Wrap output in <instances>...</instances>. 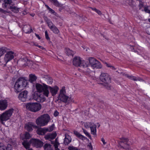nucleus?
<instances>
[{
    "label": "nucleus",
    "instance_id": "412c9836",
    "mask_svg": "<svg viewBox=\"0 0 150 150\" xmlns=\"http://www.w3.org/2000/svg\"><path fill=\"white\" fill-rule=\"evenodd\" d=\"M65 136L64 143L65 145H67L71 142V137L67 134H65Z\"/></svg>",
    "mask_w": 150,
    "mask_h": 150
},
{
    "label": "nucleus",
    "instance_id": "f257e3e1",
    "mask_svg": "<svg viewBox=\"0 0 150 150\" xmlns=\"http://www.w3.org/2000/svg\"><path fill=\"white\" fill-rule=\"evenodd\" d=\"M27 84L28 81L25 77H19L15 83L14 86L15 91L16 93L21 91L26 86Z\"/></svg>",
    "mask_w": 150,
    "mask_h": 150
},
{
    "label": "nucleus",
    "instance_id": "79ce46f5",
    "mask_svg": "<svg viewBox=\"0 0 150 150\" xmlns=\"http://www.w3.org/2000/svg\"><path fill=\"white\" fill-rule=\"evenodd\" d=\"M65 87H63L60 90V92H59V95H64L65 94L64 93L65 92V91L64 89Z\"/></svg>",
    "mask_w": 150,
    "mask_h": 150
},
{
    "label": "nucleus",
    "instance_id": "774afa93",
    "mask_svg": "<svg viewBox=\"0 0 150 150\" xmlns=\"http://www.w3.org/2000/svg\"><path fill=\"white\" fill-rule=\"evenodd\" d=\"M55 150H60L58 148H57L55 149Z\"/></svg>",
    "mask_w": 150,
    "mask_h": 150
},
{
    "label": "nucleus",
    "instance_id": "58836bf2",
    "mask_svg": "<svg viewBox=\"0 0 150 150\" xmlns=\"http://www.w3.org/2000/svg\"><path fill=\"white\" fill-rule=\"evenodd\" d=\"M137 1H138L139 2V9H141L144 6V3L142 2L141 0H137Z\"/></svg>",
    "mask_w": 150,
    "mask_h": 150
},
{
    "label": "nucleus",
    "instance_id": "f3484780",
    "mask_svg": "<svg viewBox=\"0 0 150 150\" xmlns=\"http://www.w3.org/2000/svg\"><path fill=\"white\" fill-rule=\"evenodd\" d=\"M12 4L11 0H4L2 5V7L4 9H9L10 6Z\"/></svg>",
    "mask_w": 150,
    "mask_h": 150
},
{
    "label": "nucleus",
    "instance_id": "3c124183",
    "mask_svg": "<svg viewBox=\"0 0 150 150\" xmlns=\"http://www.w3.org/2000/svg\"><path fill=\"white\" fill-rule=\"evenodd\" d=\"M49 10L50 12H51V13L52 14H54V13H55V11L51 8H50Z\"/></svg>",
    "mask_w": 150,
    "mask_h": 150
},
{
    "label": "nucleus",
    "instance_id": "37998d69",
    "mask_svg": "<svg viewBox=\"0 0 150 150\" xmlns=\"http://www.w3.org/2000/svg\"><path fill=\"white\" fill-rule=\"evenodd\" d=\"M144 11L146 13H150V6L145 7Z\"/></svg>",
    "mask_w": 150,
    "mask_h": 150
},
{
    "label": "nucleus",
    "instance_id": "a18cd8bd",
    "mask_svg": "<svg viewBox=\"0 0 150 150\" xmlns=\"http://www.w3.org/2000/svg\"><path fill=\"white\" fill-rule=\"evenodd\" d=\"M45 35L46 38L47 40H50V38L48 34V33L47 31H46L45 32Z\"/></svg>",
    "mask_w": 150,
    "mask_h": 150
},
{
    "label": "nucleus",
    "instance_id": "09e8293b",
    "mask_svg": "<svg viewBox=\"0 0 150 150\" xmlns=\"http://www.w3.org/2000/svg\"><path fill=\"white\" fill-rule=\"evenodd\" d=\"M54 148H58V146L59 145V143H54Z\"/></svg>",
    "mask_w": 150,
    "mask_h": 150
},
{
    "label": "nucleus",
    "instance_id": "6e6552de",
    "mask_svg": "<svg viewBox=\"0 0 150 150\" xmlns=\"http://www.w3.org/2000/svg\"><path fill=\"white\" fill-rule=\"evenodd\" d=\"M54 124H53L51 126L47 128H39L36 131L37 133L40 135H44L47 132H50L54 129Z\"/></svg>",
    "mask_w": 150,
    "mask_h": 150
},
{
    "label": "nucleus",
    "instance_id": "052dcab7",
    "mask_svg": "<svg viewBox=\"0 0 150 150\" xmlns=\"http://www.w3.org/2000/svg\"><path fill=\"white\" fill-rule=\"evenodd\" d=\"M91 8L92 9V10L94 11L95 12L96 11L97 9L96 8H93L92 7H91Z\"/></svg>",
    "mask_w": 150,
    "mask_h": 150
},
{
    "label": "nucleus",
    "instance_id": "49530a36",
    "mask_svg": "<svg viewBox=\"0 0 150 150\" xmlns=\"http://www.w3.org/2000/svg\"><path fill=\"white\" fill-rule=\"evenodd\" d=\"M44 19L47 23L50 20V19H49L47 16H45L44 17Z\"/></svg>",
    "mask_w": 150,
    "mask_h": 150
},
{
    "label": "nucleus",
    "instance_id": "6e6d98bb",
    "mask_svg": "<svg viewBox=\"0 0 150 150\" xmlns=\"http://www.w3.org/2000/svg\"><path fill=\"white\" fill-rule=\"evenodd\" d=\"M101 140L104 145H105L106 144V142H105V139L103 138H101Z\"/></svg>",
    "mask_w": 150,
    "mask_h": 150
},
{
    "label": "nucleus",
    "instance_id": "2eb2a0df",
    "mask_svg": "<svg viewBox=\"0 0 150 150\" xmlns=\"http://www.w3.org/2000/svg\"><path fill=\"white\" fill-rule=\"evenodd\" d=\"M28 92L25 91L22 92L19 95L18 98L22 102L26 101L28 97Z\"/></svg>",
    "mask_w": 150,
    "mask_h": 150
},
{
    "label": "nucleus",
    "instance_id": "dca6fc26",
    "mask_svg": "<svg viewBox=\"0 0 150 150\" xmlns=\"http://www.w3.org/2000/svg\"><path fill=\"white\" fill-rule=\"evenodd\" d=\"M48 89H49L50 93L53 96H55L57 93V92L59 90V87L57 86H55L52 87L48 86Z\"/></svg>",
    "mask_w": 150,
    "mask_h": 150
},
{
    "label": "nucleus",
    "instance_id": "9d476101",
    "mask_svg": "<svg viewBox=\"0 0 150 150\" xmlns=\"http://www.w3.org/2000/svg\"><path fill=\"white\" fill-rule=\"evenodd\" d=\"M24 127L27 131L30 132L33 130V128L37 129L38 127L37 125H34L33 122H29L25 124Z\"/></svg>",
    "mask_w": 150,
    "mask_h": 150
},
{
    "label": "nucleus",
    "instance_id": "423d86ee",
    "mask_svg": "<svg viewBox=\"0 0 150 150\" xmlns=\"http://www.w3.org/2000/svg\"><path fill=\"white\" fill-rule=\"evenodd\" d=\"M73 64L76 67H87L86 61L82 60L81 58L79 57H76L73 59Z\"/></svg>",
    "mask_w": 150,
    "mask_h": 150
},
{
    "label": "nucleus",
    "instance_id": "4d7b16f0",
    "mask_svg": "<svg viewBox=\"0 0 150 150\" xmlns=\"http://www.w3.org/2000/svg\"><path fill=\"white\" fill-rule=\"evenodd\" d=\"M35 35L39 39V40H40L41 39V38L40 37V36H39V35H38V34H37L36 33H35Z\"/></svg>",
    "mask_w": 150,
    "mask_h": 150
},
{
    "label": "nucleus",
    "instance_id": "a19ab883",
    "mask_svg": "<svg viewBox=\"0 0 150 150\" xmlns=\"http://www.w3.org/2000/svg\"><path fill=\"white\" fill-rule=\"evenodd\" d=\"M47 23L50 29L54 25L50 20Z\"/></svg>",
    "mask_w": 150,
    "mask_h": 150
},
{
    "label": "nucleus",
    "instance_id": "69168bd1",
    "mask_svg": "<svg viewBox=\"0 0 150 150\" xmlns=\"http://www.w3.org/2000/svg\"><path fill=\"white\" fill-rule=\"evenodd\" d=\"M34 45L37 47H38V46H39V45L37 44L36 43L34 44Z\"/></svg>",
    "mask_w": 150,
    "mask_h": 150
},
{
    "label": "nucleus",
    "instance_id": "ea45409f",
    "mask_svg": "<svg viewBox=\"0 0 150 150\" xmlns=\"http://www.w3.org/2000/svg\"><path fill=\"white\" fill-rule=\"evenodd\" d=\"M68 149L69 150H80V149H78L77 147H74L72 146H69Z\"/></svg>",
    "mask_w": 150,
    "mask_h": 150
},
{
    "label": "nucleus",
    "instance_id": "ddd939ff",
    "mask_svg": "<svg viewBox=\"0 0 150 150\" xmlns=\"http://www.w3.org/2000/svg\"><path fill=\"white\" fill-rule=\"evenodd\" d=\"M120 139L121 140L120 142V143H123L125 144L124 146L121 145V147L123 149H130V146L129 144L128 143V139L126 138L122 137L120 138Z\"/></svg>",
    "mask_w": 150,
    "mask_h": 150
},
{
    "label": "nucleus",
    "instance_id": "393cba45",
    "mask_svg": "<svg viewBox=\"0 0 150 150\" xmlns=\"http://www.w3.org/2000/svg\"><path fill=\"white\" fill-rule=\"evenodd\" d=\"M11 11L14 13H17L19 11L18 8L15 6L14 4H12L10 6L9 9Z\"/></svg>",
    "mask_w": 150,
    "mask_h": 150
},
{
    "label": "nucleus",
    "instance_id": "5fc2aeb1",
    "mask_svg": "<svg viewBox=\"0 0 150 150\" xmlns=\"http://www.w3.org/2000/svg\"><path fill=\"white\" fill-rule=\"evenodd\" d=\"M52 144H53L54 143H59L58 142L57 138L55 141H51V142Z\"/></svg>",
    "mask_w": 150,
    "mask_h": 150
},
{
    "label": "nucleus",
    "instance_id": "a211bd4d",
    "mask_svg": "<svg viewBox=\"0 0 150 150\" xmlns=\"http://www.w3.org/2000/svg\"><path fill=\"white\" fill-rule=\"evenodd\" d=\"M7 106L8 102L7 100H0V110H5Z\"/></svg>",
    "mask_w": 150,
    "mask_h": 150
},
{
    "label": "nucleus",
    "instance_id": "603ef678",
    "mask_svg": "<svg viewBox=\"0 0 150 150\" xmlns=\"http://www.w3.org/2000/svg\"><path fill=\"white\" fill-rule=\"evenodd\" d=\"M88 146L89 147V148L91 149V150H93L92 146V145L91 144V143H89V144L88 145Z\"/></svg>",
    "mask_w": 150,
    "mask_h": 150
},
{
    "label": "nucleus",
    "instance_id": "cd10ccee",
    "mask_svg": "<svg viewBox=\"0 0 150 150\" xmlns=\"http://www.w3.org/2000/svg\"><path fill=\"white\" fill-rule=\"evenodd\" d=\"M96 126L94 124L92 127H90L91 132L92 134L96 135Z\"/></svg>",
    "mask_w": 150,
    "mask_h": 150
},
{
    "label": "nucleus",
    "instance_id": "bf43d9fd",
    "mask_svg": "<svg viewBox=\"0 0 150 150\" xmlns=\"http://www.w3.org/2000/svg\"><path fill=\"white\" fill-rule=\"evenodd\" d=\"M38 47L40 49H41L42 50H44V49H45V48L44 47H43L39 45Z\"/></svg>",
    "mask_w": 150,
    "mask_h": 150
},
{
    "label": "nucleus",
    "instance_id": "c756f323",
    "mask_svg": "<svg viewBox=\"0 0 150 150\" xmlns=\"http://www.w3.org/2000/svg\"><path fill=\"white\" fill-rule=\"evenodd\" d=\"M50 1L52 2L54 5L57 7H62V5L57 0H49Z\"/></svg>",
    "mask_w": 150,
    "mask_h": 150
},
{
    "label": "nucleus",
    "instance_id": "b1692460",
    "mask_svg": "<svg viewBox=\"0 0 150 150\" xmlns=\"http://www.w3.org/2000/svg\"><path fill=\"white\" fill-rule=\"evenodd\" d=\"M126 76H127L129 79L133 80L134 81H143V80L141 79V78L139 77H138L137 78L136 77H135L134 76H130L128 74H126Z\"/></svg>",
    "mask_w": 150,
    "mask_h": 150
},
{
    "label": "nucleus",
    "instance_id": "4be33fe9",
    "mask_svg": "<svg viewBox=\"0 0 150 150\" xmlns=\"http://www.w3.org/2000/svg\"><path fill=\"white\" fill-rule=\"evenodd\" d=\"M74 134L78 138L82 140L83 141L87 139V138L86 137L81 135L76 131H74Z\"/></svg>",
    "mask_w": 150,
    "mask_h": 150
},
{
    "label": "nucleus",
    "instance_id": "de8ad7c7",
    "mask_svg": "<svg viewBox=\"0 0 150 150\" xmlns=\"http://www.w3.org/2000/svg\"><path fill=\"white\" fill-rule=\"evenodd\" d=\"M59 114V112L57 111V110H55L54 111V115L55 117H57L58 116V115Z\"/></svg>",
    "mask_w": 150,
    "mask_h": 150
},
{
    "label": "nucleus",
    "instance_id": "4c0bfd02",
    "mask_svg": "<svg viewBox=\"0 0 150 150\" xmlns=\"http://www.w3.org/2000/svg\"><path fill=\"white\" fill-rule=\"evenodd\" d=\"M33 99L37 101H38L37 100L38 98H40V95H38L37 93H34L33 95Z\"/></svg>",
    "mask_w": 150,
    "mask_h": 150
},
{
    "label": "nucleus",
    "instance_id": "2f4dec72",
    "mask_svg": "<svg viewBox=\"0 0 150 150\" xmlns=\"http://www.w3.org/2000/svg\"><path fill=\"white\" fill-rule=\"evenodd\" d=\"M94 124V123L91 122H84V126L86 128L88 129L89 127L90 128V127H92Z\"/></svg>",
    "mask_w": 150,
    "mask_h": 150
},
{
    "label": "nucleus",
    "instance_id": "0e129e2a",
    "mask_svg": "<svg viewBox=\"0 0 150 150\" xmlns=\"http://www.w3.org/2000/svg\"><path fill=\"white\" fill-rule=\"evenodd\" d=\"M45 6L47 8V9L49 10L50 8L47 4L45 5Z\"/></svg>",
    "mask_w": 150,
    "mask_h": 150
},
{
    "label": "nucleus",
    "instance_id": "1a4fd4ad",
    "mask_svg": "<svg viewBox=\"0 0 150 150\" xmlns=\"http://www.w3.org/2000/svg\"><path fill=\"white\" fill-rule=\"evenodd\" d=\"M58 99L55 100V103H60L62 102L64 103H69L70 98L66 96L65 94L59 95L57 97Z\"/></svg>",
    "mask_w": 150,
    "mask_h": 150
},
{
    "label": "nucleus",
    "instance_id": "72a5a7b5",
    "mask_svg": "<svg viewBox=\"0 0 150 150\" xmlns=\"http://www.w3.org/2000/svg\"><path fill=\"white\" fill-rule=\"evenodd\" d=\"M44 150H53L50 144H45L44 146Z\"/></svg>",
    "mask_w": 150,
    "mask_h": 150
},
{
    "label": "nucleus",
    "instance_id": "9b49d317",
    "mask_svg": "<svg viewBox=\"0 0 150 150\" xmlns=\"http://www.w3.org/2000/svg\"><path fill=\"white\" fill-rule=\"evenodd\" d=\"M14 53L12 51L7 52L5 55L4 58L6 64L12 59L14 57Z\"/></svg>",
    "mask_w": 150,
    "mask_h": 150
},
{
    "label": "nucleus",
    "instance_id": "f8f14e48",
    "mask_svg": "<svg viewBox=\"0 0 150 150\" xmlns=\"http://www.w3.org/2000/svg\"><path fill=\"white\" fill-rule=\"evenodd\" d=\"M89 62L90 64H88V62L86 61V64H87V67H85L87 68H89V70L87 71L88 72H89L90 71V68H91L94 65L95 63L97 61L96 59L93 57H90L89 58Z\"/></svg>",
    "mask_w": 150,
    "mask_h": 150
},
{
    "label": "nucleus",
    "instance_id": "e433bc0d",
    "mask_svg": "<svg viewBox=\"0 0 150 150\" xmlns=\"http://www.w3.org/2000/svg\"><path fill=\"white\" fill-rule=\"evenodd\" d=\"M83 133L85 134L90 139H91V137L89 133L87 132L85 129L82 128Z\"/></svg>",
    "mask_w": 150,
    "mask_h": 150
},
{
    "label": "nucleus",
    "instance_id": "680f3d73",
    "mask_svg": "<svg viewBox=\"0 0 150 150\" xmlns=\"http://www.w3.org/2000/svg\"><path fill=\"white\" fill-rule=\"evenodd\" d=\"M106 88L108 90L110 89H111L110 86L109 85H108L107 87Z\"/></svg>",
    "mask_w": 150,
    "mask_h": 150
},
{
    "label": "nucleus",
    "instance_id": "c03bdc74",
    "mask_svg": "<svg viewBox=\"0 0 150 150\" xmlns=\"http://www.w3.org/2000/svg\"><path fill=\"white\" fill-rule=\"evenodd\" d=\"M105 64H106V66L107 67H110V68L114 69V70H115L116 69L114 67L111 65L110 64H108V63H105Z\"/></svg>",
    "mask_w": 150,
    "mask_h": 150
},
{
    "label": "nucleus",
    "instance_id": "aec40b11",
    "mask_svg": "<svg viewBox=\"0 0 150 150\" xmlns=\"http://www.w3.org/2000/svg\"><path fill=\"white\" fill-rule=\"evenodd\" d=\"M57 136V133L56 132L52 133H49L45 135V138L46 139L50 140L51 139H54Z\"/></svg>",
    "mask_w": 150,
    "mask_h": 150
},
{
    "label": "nucleus",
    "instance_id": "c85d7f7f",
    "mask_svg": "<svg viewBox=\"0 0 150 150\" xmlns=\"http://www.w3.org/2000/svg\"><path fill=\"white\" fill-rule=\"evenodd\" d=\"M8 49L5 47H3L0 48V57L3 55L6 52Z\"/></svg>",
    "mask_w": 150,
    "mask_h": 150
},
{
    "label": "nucleus",
    "instance_id": "8fccbe9b",
    "mask_svg": "<svg viewBox=\"0 0 150 150\" xmlns=\"http://www.w3.org/2000/svg\"><path fill=\"white\" fill-rule=\"evenodd\" d=\"M0 11L3 13H5L6 12V10H4L2 8H0ZM7 12L8 13L9 12V11H7Z\"/></svg>",
    "mask_w": 150,
    "mask_h": 150
},
{
    "label": "nucleus",
    "instance_id": "7c9ffc66",
    "mask_svg": "<svg viewBox=\"0 0 150 150\" xmlns=\"http://www.w3.org/2000/svg\"><path fill=\"white\" fill-rule=\"evenodd\" d=\"M65 53L67 55H73L75 53L74 51H73L72 50H70L68 48H67L65 49Z\"/></svg>",
    "mask_w": 150,
    "mask_h": 150
},
{
    "label": "nucleus",
    "instance_id": "338daca9",
    "mask_svg": "<svg viewBox=\"0 0 150 150\" xmlns=\"http://www.w3.org/2000/svg\"><path fill=\"white\" fill-rule=\"evenodd\" d=\"M97 124L98 125V127H99L100 126V124L99 123H97Z\"/></svg>",
    "mask_w": 150,
    "mask_h": 150
},
{
    "label": "nucleus",
    "instance_id": "20e7f679",
    "mask_svg": "<svg viewBox=\"0 0 150 150\" xmlns=\"http://www.w3.org/2000/svg\"><path fill=\"white\" fill-rule=\"evenodd\" d=\"M13 111L14 109L11 108L3 113L0 116V122L3 125H4L5 123L4 122V121H6L10 119Z\"/></svg>",
    "mask_w": 150,
    "mask_h": 150
},
{
    "label": "nucleus",
    "instance_id": "e2e57ef3",
    "mask_svg": "<svg viewBox=\"0 0 150 150\" xmlns=\"http://www.w3.org/2000/svg\"><path fill=\"white\" fill-rule=\"evenodd\" d=\"M141 150H148V149L145 147H143L141 149Z\"/></svg>",
    "mask_w": 150,
    "mask_h": 150
},
{
    "label": "nucleus",
    "instance_id": "c9c22d12",
    "mask_svg": "<svg viewBox=\"0 0 150 150\" xmlns=\"http://www.w3.org/2000/svg\"><path fill=\"white\" fill-rule=\"evenodd\" d=\"M133 0H128V4L132 7L134 8V6H135Z\"/></svg>",
    "mask_w": 150,
    "mask_h": 150
},
{
    "label": "nucleus",
    "instance_id": "f03ea898",
    "mask_svg": "<svg viewBox=\"0 0 150 150\" xmlns=\"http://www.w3.org/2000/svg\"><path fill=\"white\" fill-rule=\"evenodd\" d=\"M50 117L48 114H44L39 117L36 120V123L40 126L47 125L50 120Z\"/></svg>",
    "mask_w": 150,
    "mask_h": 150
},
{
    "label": "nucleus",
    "instance_id": "7ed1b4c3",
    "mask_svg": "<svg viewBox=\"0 0 150 150\" xmlns=\"http://www.w3.org/2000/svg\"><path fill=\"white\" fill-rule=\"evenodd\" d=\"M25 106L27 109L34 112L40 110L42 107L41 105L38 103H29L26 104Z\"/></svg>",
    "mask_w": 150,
    "mask_h": 150
},
{
    "label": "nucleus",
    "instance_id": "39448f33",
    "mask_svg": "<svg viewBox=\"0 0 150 150\" xmlns=\"http://www.w3.org/2000/svg\"><path fill=\"white\" fill-rule=\"evenodd\" d=\"M43 85L39 83H36V87L37 91L39 92H43L44 96L48 97L49 93L48 89V86L43 83Z\"/></svg>",
    "mask_w": 150,
    "mask_h": 150
},
{
    "label": "nucleus",
    "instance_id": "5701e85b",
    "mask_svg": "<svg viewBox=\"0 0 150 150\" xmlns=\"http://www.w3.org/2000/svg\"><path fill=\"white\" fill-rule=\"evenodd\" d=\"M23 30L26 33H30L33 31L32 28L30 26H24L23 28Z\"/></svg>",
    "mask_w": 150,
    "mask_h": 150
},
{
    "label": "nucleus",
    "instance_id": "6ab92c4d",
    "mask_svg": "<svg viewBox=\"0 0 150 150\" xmlns=\"http://www.w3.org/2000/svg\"><path fill=\"white\" fill-rule=\"evenodd\" d=\"M23 142H22V144L23 146L26 149H29L30 146V144H31V139L30 140H26L25 139H22Z\"/></svg>",
    "mask_w": 150,
    "mask_h": 150
},
{
    "label": "nucleus",
    "instance_id": "4468645a",
    "mask_svg": "<svg viewBox=\"0 0 150 150\" xmlns=\"http://www.w3.org/2000/svg\"><path fill=\"white\" fill-rule=\"evenodd\" d=\"M31 141V144L37 147H41L43 145V142L38 139H32Z\"/></svg>",
    "mask_w": 150,
    "mask_h": 150
},
{
    "label": "nucleus",
    "instance_id": "473e14b6",
    "mask_svg": "<svg viewBox=\"0 0 150 150\" xmlns=\"http://www.w3.org/2000/svg\"><path fill=\"white\" fill-rule=\"evenodd\" d=\"M50 29L55 34H58L59 33V30L55 25L52 28Z\"/></svg>",
    "mask_w": 150,
    "mask_h": 150
},
{
    "label": "nucleus",
    "instance_id": "bb28decb",
    "mask_svg": "<svg viewBox=\"0 0 150 150\" xmlns=\"http://www.w3.org/2000/svg\"><path fill=\"white\" fill-rule=\"evenodd\" d=\"M102 67V65H101L100 63L98 61H96V62L95 63L93 66L91 68L93 69H100Z\"/></svg>",
    "mask_w": 150,
    "mask_h": 150
},
{
    "label": "nucleus",
    "instance_id": "f704fd0d",
    "mask_svg": "<svg viewBox=\"0 0 150 150\" xmlns=\"http://www.w3.org/2000/svg\"><path fill=\"white\" fill-rule=\"evenodd\" d=\"M31 137L30 134L28 132H26L24 134V137L22 139H25L26 140H28Z\"/></svg>",
    "mask_w": 150,
    "mask_h": 150
},
{
    "label": "nucleus",
    "instance_id": "864d4df0",
    "mask_svg": "<svg viewBox=\"0 0 150 150\" xmlns=\"http://www.w3.org/2000/svg\"><path fill=\"white\" fill-rule=\"evenodd\" d=\"M99 15H101L102 14V13L98 9H97L96 11Z\"/></svg>",
    "mask_w": 150,
    "mask_h": 150
},
{
    "label": "nucleus",
    "instance_id": "0eeeda50",
    "mask_svg": "<svg viewBox=\"0 0 150 150\" xmlns=\"http://www.w3.org/2000/svg\"><path fill=\"white\" fill-rule=\"evenodd\" d=\"M100 79L102 82L107 84L111 82L110 76L107 73H102L100 76Z\"/></svg>",
    "mask_w": 150,
    "mask_h": 150
},
{
    "label": "nucleus",
    "instance_id": "a878e982",
    "mask_svg": "<svg viewBox=\"0 0 150 150\" xmlns=\"http://www.w3.org/2000/svg\"><path fill=\"white\" fill-rule=\"evenodd\" d=\"M29 81L31 83H33V82L35 81L37 79V77L35 76V74H30L29 75Z\"/></svg>",
    "mask_w": 150,
    "mask_h": 150
},
{
    "label": "nucleus",
    "instance_id": "13d9d810",
    "mask_svg": "<svg viewBox=\"0 0 150 150\" xmlns=\"http://www.w3.org/2000/svg\"><path fill=\"white\" fill-rule=\"evenodd\" d=\"M83 68H84L85 69V71L86 72H87L88 73H90V71H91V70L90 71V72H88L87 71L88 70H89V68H86V67H83ZM91 68H90V69H91Z\"/></svg>",
    "mask_w": 150,
    "mask_h": 150
}]
</instances>
